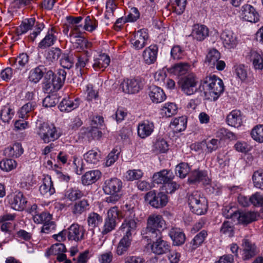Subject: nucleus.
Listing matches in <instances>:
<instances>
[{"label": "nucleus", "mask_w": 263, "mask_h": 263, "mask_svg": "<svg viewBox=\"0 0 263 263\" xmlns=\"http://www.w3.org/2000/svg\"><path fill=\"white\" fill-rule=\"evenodd\" d=\"M66 76V72L64 69H60L57 74H54L53 72L49 70L47 72L45 79L47 77L51 78L52 80V84L53 85V91L59 90L64 83Z\"/></svg>", "instance_id": "obj_12"}, {"label": "nucleus", "mask_w": 263, "mask_h": 263, "mask_svg": "<svg viewBox=\"0 0 263 263\" xmlns=\"http://www.w3.org/2000/svg\"><path fill=\"white\" fill-rule=\"evenodd\" d=\"M158 47L156 45H152L146 48L142 52V58L144 62L151 65L154 63L157 60Z\"/></svg>", "instance_id": "obj_19"}, {"label": "nucleus", "mask_w": 263, "mask_h": 263, "mask_svg": "<svg viewBox=\"0 0 263 263\" xmlns=\"http://www.w3.org/2000/svg\"><path fill=\"white\" fill-rule=\"evenodd\" d=\"M132 241V236L124 235L120 240L117 248V253L122 255L128 251Z\"/></svg>", "instance_id": "obj_28"}, {"label": "nucleus", "mask_w": 263, "mask_h": 263, "mask_svg": "<svg viewBox=\"0 0 263 263\" xmlns=\"http://www.w3.org/2000/svg\"><path fill=\"white\" fill-rule=\"evenodd\" d=\"M110 58L106 54H102L93 60L92 67L95 70L102 69L103 70L104 68L107 67L110 63Z\"/></svg>", "instance_id": "obj_25"}, {"label": "nucleus", "mask_w": 263, "mask_h": 263, "mask_svg": "<svg viewBox=\"0 0 263 263\" xmlns=\"http://www.w3.org/2000/svg\"><path fill=\"white\" fill-rule=\"evenodd\" d=\"M201 144L203 145H206L208 152L212 153L218 148L220 141L217 139H212L209 140H204L202 142Z\"/></svg>", "instance_id": "obj_61"}, {"label": "nucleus", "mask_w": 263, "mask_h": 263, "mask_svg": "<svg viewBox=\"0 0 263 263\" xmlns=\"http://www.w3.org/2000/svg\"><path fill=\"white\" fill-rule=\"evenodd\" d=\"M251 136L254 141L263 143V124L255 126L251 130Z\"/></svg>", "instance_id": "obj_42"}, {"label": "nucleus", "mask_w": 263, "mask_h": 263, "mask_svg": "<svg viewBox=\"0 0 263 263\" xmlns=\"http://www.w3.org/2000/svg\"><path fill=\"white\" fill-rule=\"evenodd\" d=\"M161 110L162 114L166 117H171L177 113V107L175 103L168 102L164 105Z\"/></svg>", "instance_id": "obj_48"}, {"label": "nucleus", "mask_w": 263, "mask_h": 263, "mask_svg": "<svg viewBox=\"0 0 263 263\" xmlns=\"http://www.w3.org/2000/svg\"><path fill=\"white\" fill-rule=\"evenodd\" d=\"M80 105V100H71L69 97L64 98L60 103L59 108L61 111L69 112L77 108Z\"/></svg>", "instance_id": "obj_22"}, {"label": "nucleus", "mask_w": 263, "mask_h": 263, "mask_svg": "<svg viewBox=\"0 0 263 263\" xmlns=\"http://www.w3.org/2000/svg\"><path fill=\"white\" fill-rule=\"evenodd\" d=\"M168 234L173 241L174 245L180 246L184 243L185 240V236L184 234L179 228H172L170 230Z\"/></svg>", "instance_id": "obj_24"}, {"label": "nucleus", "mask_w": 263, "mask_h": 263, "mask_svg": "<svg viewBox=\"0 0 263 263\" xmlns=\"http://www.w3.org/2000/svg\"><path fill=\"white\" fill-rule=\"evenodd\" d=\"M24 152L22 145L20 143H15L12 146L6 148L4 151L5 155L10 157H19Z\"/></svg>", "instance_id": "obj_35"}, {"label": "nucleus", "mask_w": 263, "mask_h": 263, "mask_svg": "<svg viewBox=\"0 0 263 263\" xmlns=\"http://www.w3.org/2000/svg\"><path fill=\"white\" fill-rule=\"evenodd\" d=\"M149 96L153 102L156 103L163 101L166 98L163 90L156 86L149 87Z\"/></svg>", "instance_id": "obj_23"}, {"label": "nucleus", "mask_w": 263, "mask_h": 263, "mask_svg": "<svg viewBox=\"0 0 263 263\" xmlns=\"http://www.w3.org/2000/svg\"><path fill=\"white\" fill-rule=\"evenodd\" d=\"M83 196L84 193L77 188L69 189L65 193V198L71 201H74L80 199Z\"/></svg>", "instance_id": "obj_43"}, {"label": "nucleus", "mask_w": 263, "mask_h": 263, "mask_svg": "<svg viewBox=\"0 0 263 263\" xmlns=\"http://www.w3.org/2000/svg\"><path fill=\"white\" fill-rule=\"evenodd\" d=\"M116 226V220L106 218L105 219L104 226L102 229V233L103 235L106 234L115 229Z\"/></svg>", "instance_id": "obj_59"}, {"label": "nucleus", "mask_w": 263, "mask_h": 263, "mask_svg": "<svg viewBox=\"0 0 263 263\" xmlns=\"http://www.w3.org/2000/svg\"><path fill=\"white\" fill-rule=\"evenodd\" d=\"M234 71L237 77L242 82L248 78V70L244 65L240 64L234 66Z\"/></svg>", "instance_id": "obj_49"}, {"label": "nucleus", "mask_w": 263, "mask_h": 263, "mask_svg": "<svg viewBox=\"0 0 263 263\" xmlns=\"http://www.w3.org/2000/svg\"><path fill=\"white\" fill-rule=\"evenodd\" d=\"M29 61L28 55L25 53L20 54L16 58H11L9 59V63L12 66H16L17 67V64L21 67H24Z\"/></svg>", "instance_id": "obj_46"}, {"label": "nucleus", "mask_w": 263, "mask_h": 263, "mask_svg": "<svg viewBox=\"0 0 263 263\" xmlns=\"http://www.w3.org/2000/svg\"><path fill=\"white\" fill-rule=\"evenodd\" d=\"M37 134L45 143L54 141L60 137L55 127L46 123L39 126Z\"/></svg>", "instance_id": "obj_7"}, {"label": "nucleus", "mask_w": 263, "mask_h": 263, "mask_svg": "<svg viewBox=\"0 0 263 263\" xmlns=\"http://www.w3.org/2000/svg\"><path fill=\"white\" fill-rule=\"evenodd\" d=\"M198 83V79L193 73L183 76L178 81L181 90L186 96L194 95L199 91Z\"/></svg>", "instance_id": "obj_5"}, {"label": "nucleus", "mask_w": 263, "mask_h": 263, "mask_svg": "<svg viewBox=\"0 0 263 263\" xmlns=\"http://www.w3.org/2000/svg\"><path fill=\"white\" fill-rule=\"evenodd\" d=\"M54 33L55 31L53 28L49 30L45 37L39 43L38 47L41 49H45L53 45L57 40Z\"/></svg>", "instance_id": "obj_27"}, {"label": "nucleus", "mask_w": 263, "mask_h": 263, "mask_svg": "<svg viewBox=\"0 0 263 263\" xmlns=\"http://www.w3.org/2000/svg\"><path fill=\"white\" fill-rule=\"evenodd\" d=\"M98 26V22L96 19L90 16H87L85 19L84 29L90 32L93 31Z\"/></svg>", "instance_id": "obj_62"}, {"label": "nucleus", "mask_w": 263, "mask_h": 263, "mask_svg": "<svg viewBox=\"0 0 263 263\" xmlns=\"http://www.w3.org/2000/svg\"><path fill=\"white\" fill-rule=\"evenodd\" d=\"M83 156L88 163L97 164L100 161L101 154L97 150L91 149L85 153Z\"/></svg>", "instance_id": "obj_39"}, {"label": "nucleus", "mask_w": 263, "mask_h": 263, "mask_svg": "<svg viewBox=\"0 0 263 263\" xmlns=\"http://www.w3.org/2000/svg\"><path fill=\"white\" fill-rule=\"evenodd\" d=\"M238 212L235 207L230 205L225 206L222 209L223 215L226 218L236 219Z\"/></svg>", "instance_id": "obj_58"}, {"label": "nucleus", "mask_w": 263, "mask_h": 263, "mask_svg": "<svg viewBox=\"0 0 263 263\" xmlns=\"http://www.w3.org/2000/svg\"><path fill=\"white\" fill-rule=\"evenodd\" d=\"M171 55L174 60H179L183 58L185 55V52L179 45H175L171 49Z\"/></svg>", "instance_id": "obj_56"}, {"label": "nucleus", "mask_w": 263, "mask_h": 263, "mask_svg": "<svg viewBox=\"0 0 263 263\" xmlns=\"http://www.w3.org/2000/svg\"><path fill=\"white\" fill-rule=\"evenodd\" d=\"M36 103L34 101L29 102L24 104L18 112V117L22 119H26L28 113L34 110Z\"/></svg>", "instance_id": "obj_44"}, {"label": "nucleus", "mask_w": 263, "mask_h": 263, "mask_svg": "<svg viewBox=\"0 0 263 263\" xmlns=\"http://www.w3.org/2000/svg\"><path fill=\"white\" fill-rule=\"evenodd\" d=\"M138 219L135 218H126L122 223L120 230L123 235L132 236V234L136 231L137 227Z\"/></svg>", "instance_id": "obj_18"}, {"label": "nucleus", "mask_w": 263, "mask_h": 263, "mask_svg": "<svg viewBox=\"0 0 263 263\" xmlns=\"http://www.w3.org/2000/svg\"><path fill=\"white\" fill-rule=\"evenodd\" d=\"M241 247V257L243 260H248L258 253L255 244L248 239H243L242 240Z\"/></svg>", "instance_id": "obj_11"}, {"label": "nucleus", "mask_w": 263, "mask_h": 263, "mask_svg": "<svg viewBox=\"0 0 263 263\" xmlns=\"http://www.w3.org/2000/svg\"><path fill=\"white\" fill-rule=\"evenodd\" d=\"M165 228V222L160 215H151L147 219V226L141 232L145 239L161 237L162 231Z\"/></svg>", "instance_id": "obj_1"}, {"label": "nucleus", "mask_w": 263, "mask_h": 263, "mask_svg": "<svg viewBox=\"0 0 263 263\" xmlns=\"http://www.w3.org/2000/svg\"><path fill=\"white\" fill-rule=\"evenodd\" d=\"M200 86L203 87L205 95L209 94L213 101H216L224 90L222 81L214 74L206 77Z\"/></svg>", "instance_id": "obj_3"}, {"label": "nucleus", "mask_w": 263, "mask_h": 263, "mask_svg": "<svg viewBox=\"0 0 263 263\" xmlns=\"http://www.w3.org/2000/svg\"><path fill=\"white\" fill-rule=\"evenodd\" d=\"M122 182L119 179L112 178L106 180L103 185V190L109 196L105 198V201L108 204H116L122 197Z\"/></svg>", "instance_id": "obj_2"}, {"label": "nucleus", "mask_w": 263, "mask_h": 263, "mask_svg": "<svg viewBox=\"0 0 263 263\" xmlns=\"http://www.w3.org/2000/svg\"><path fill=\"white\" fill-rule=\"evenodd\" d=\"M101 175V173L99 170L88 171L82 176V183L84 185L92 184L100 178Z\"/></svg>", "instance_id": "obj_31"}, {"label": "nucleus", "mask_w": 263, "mask_h": 263, "mask_svg": "<svg viewBox=\"0 0 263 263\" xmlns=\"http://www.w3.org/2000/svg\"><path fill=\"white\" fill-rule=\"evenodd\" d=\"M149 40V35L147 30L145 29H140L133 35L130 39L132 47L135 50H141L147 44Z\"/></svg>", "instance_id": "obj_9"}, {"label": "nucleus", "mask_w": 263, "mask_h": 263, "mask_svg": "<svg viewBox=\"0 0 263 263\" xmlns=\"http://www.w3.org/2000/svg\"><path fill=\"white\" fill-rule=\"evenodd\" d=\"M187 118L181 116L175 118L170 124L171 128L176 133L184 130L186 127Z\"/></svg>", "instance_id": "obj_32"}, {"label": "nucleus", "mask_w": 263, "mask_h": 263, "mask_svg": "<svg viewBox=\"0 0 263 263\" xmlns=\"http://www.w3.org/2000/svg\"><path fill=\"white\" fill-rule=\"evenodd\" d=\"M190 168L188 164L186 163H181L178 165L175 169L176 174L181 178H184L189 173Z\"/></svg>", "instance_id": "obj_55"}, {"label": "nucleus", "mask_w": 263, "mask_h": 263, "mask_svg": "<svg viewBox=\"0 0 263 263\" xmlns=\"http://www.w3.org/2000/svg\"><path fill=\"white\" fill-rule=\"evenodd\" d=\"M40 191L42 195L47 196H51L55 193V189L50 177L44 178L43 184L40 187Z\"/></svg>", "instance_id": "obj_33"}, {"label": "nucleus", "mask_w": 263, "mask_h": 263, "mask_svg": "<svg viewBox=\"0 0 263 263\" xmlns=\"http://www.w3.org/2000/svg\"><path fill=\"white\" fill-rule=\"evenodd\" d=\"M207 178V174L205 172L194 170L192 172L191 176L189 178V181L193 183L203 181L206 182Z\"/></svg>", "instance_id": "obj_45"}, {"label": "nucleus", "mask_w": 263, "mask_h": 263, "mask_svg": "<svg viewBox=\"0 0 263 263\" xmlns=\"http://www.w3.org/2000/svg\"><path fill=\"white\" fill-rule=\"evenodd\" d=\"M252 179L256 187L263 190V170H259L254 172Z\"/></svg>", "instance_id": "obj_52"}, {"label": "nucleus", "mask_w": 263, "mask_h": 263, "mask_svg": "<svg viewBox=\"0 0 263 263\" xmlns=\"http://www.w3.org/2000/svg\"><path fill=\"white\" fill-rule=\"evenodd\" d=\"M174 11L178 14H182L185 10L186 0H171Z\"/></svg>", "instance_id": "obj_60"}, {"label": "nucleus", "mask_w": 263, "mask_h": 263, "mask_svg": "<svg viewBox=\"0 0 263 263\" xmlns=\"http://www.w3.org/2000/svg\"><path fill=\"white\" fill-rule=\"evenodd\" d=\"M45 68L43 66H39L31 69L29 72V80L34 83H37L43 77Z\"/></svg>", "instance_id": "obj_36"}, {"label": "nucleus", "mask_w": 263, "mask_h": 263, "mask_svg": "<svg viewBox=\"0 0 263 263\" xmlns=\"http://www.w3.org/2000/svg\"><path fill=\"white\" fill-rule=\"evenodd\" d=\"M154 125L152 122L145 120L139 124L138 127V135L142 138L149 136L153 132Z\"/></svg>", "instance_id": "obj_21"}, {"label": "nucleus", "mask_w": 263, "mask_h": 263, "mask_svg": "<svg viewBox=\"0 0 263 263\" xmlns=\"http://www.w3.org/2000/svg\"><path fill=\"white\" fill-rule=\"evenodd\" d=\"M174 175L173 172L170 170H163L153 175V181L157 184H163L164 185L173 180Z\"/></svg>", "instance_id": "obj_17"}, {"label": "nucleus", "mask_w": 263, "mask_h": 263, "mask_svg": "<svg viewBox=\"0 0 263 263\" xmlns=\"http://www.w3.org/2000/svg\"><path fill=\"white\" fill-rule=\"evenodd\" d=\"M146 239L153 241V243L152 245V251L155 254L158 255L163 254L170 251V245L167 241L162 239V236L156 238Z\"/></svg>", "instance_id": "obj_13"}, {"label": "nucleus", "mask_w": 263, "mask_h": 263, "mask_svg": "<svg viewBox=\"0 0 263 263\" xmlns=\"http://www.w3.org/2000/svg\"><path fill=\"white\" fill-rule=\"evenodd\" d=\"M11 207L18 211L24 210L27 203V199L22 192L16 191L7 196Z\"/></svg>", "instance_id": "obj_10"}, {"label": "nucleus", "mask_w": 263, "mask_h": 263, "mask_svg": "<svg viewBox=\"0 0 263 263\" xmlns=\"http://www.w3.org/2000/svg\"><path fill=\"white\" fill-rule=\"evenodd\" d=\"M256 215L252 212H241L237 214L236 219L238 223L247 224L256 220Z\"/></svg>", "instance_id": "obj_34"}, {"label": "nucleus", "mask_w": 263, "mask_h": 263, "mask_svg": "<svg viewBox=\"0 0 263 263\" xmlns=\"http://www.w3.org/2000/svg\"><path fill=\"white\" fill-rule=\"evenodd\" d=\"M143 83L140 78L124 80L120 85L119 89L126 93H135L143 88Z\"/></svg>", "instance_id": "obj_8"}, {"label": "nucleus", "mask_w": 263, "mask_h": 263, "mask_svg": "<svg viewBox=\"0 0 263 263\" xmlns=\"http://www.w3.org/2000/svg\"><path fill=\"white\" fill-rule=\"evenodd\" d=\"M250 59L252 62L254 68L256 70L263 69V58L261 54L255 50L250 52Z\"/></svg>", "instance_id": "obj_37"}, {"label": "nucleus", "mask_w": 263, "mask_h": 263, "mask_svg": "<svg viewBox=\"0 0 263 263\" xmlns=\"http://www.w3.org/2000/svg\"><path fill=\"white\" fill-rule=\"evenodd\" d=\"M188 204L191 211L198 215L204 214L208 210L207 200L198 191H194L189 195Z\"/></svg>", "instance_id": "obj_4"}, {"label": "nucleus", "mask_w": 263, "mask_h": 263, "mask_svg": "<svg viewBox=\"0 0 263 263\" xmlns=\"http://www.w3.org/2000/svg\"><path fill=\"white\" fill-rule=\"evenodd\" d=\"M220 58V53L216 49H213L209 51L206 58V63L213 67Z\"/></svg>", "instance_id": "obj_47"}, {"label": "nucleus", "mask_w": 263, "mask_h": 263, "mask_svg": "<svg viewBox=\"0 0 263 263\" xmlns=\"http://www.w3.org/2000/svg\"><path fill=\"white\" fill-rule=\"evenodd\" d=\"M17 162L11 159H4L0 161V168L5 172H10L16 167Z\"/></svg>", "instance_id": "obj_50"}, {"label": "nucleus", "mask_w": 263, "mask_h": 263, "mask_svg": "<svg viewBox=\"0 0 263 263\" xmlns=\"http://www.w3.org/2000/svg\"><path fill=\"white\" fill-rule=\"evenodd\" d=\"M102 217L99 214L91 212L87 218L88 224L91 229L98 227L102 222Z\"/></svg>", "instance_id": "obj_41"}, {"label": "nucleus", "mask_w": 263, "mask_h": 263, "mask_svg": "<svg viewBox=\"0 0 263 263\" xmlns=\"http://www.w3.org/2000/svg\"><path fill=\"white\" fill-rule=\"evenodd\" d=\"M250 201L254 206H262L263 195L258 192H256L250 197Z\"/></svg>", "instance_id": "obj_64"}, {"label": "nucleus", "mask_w": 263, "mask_h": 263, "mask_svg": "<svg viewBox=\"0 0 263 263\" xmlns=\"http://www.w3.org/2000/svg\"><path fill=\"white\" fill-rule=\"evenodd\" d=\"M62 55V50L59 48H52L45 54V63L51 65L57 62Z\"/></svg>", "instance_id": "obj_30"}, {"label": "nucleus", "mask_w": 263, "mask_h": 263, "mask_svg": "<svg viewBox=\"0 0 263 263\" xmlns=\"http://www.w3.org/2000/svg\"><path fill=\"white\" fill-rule=\"evenodd\" d=\"M241 17L245 21L256 23L259 21V16L255 9L250 5H245L241 8Z\"/></svg>", "instance_id": "obj_14"}, {"label": "nucleus", "mask_w": 263, "mask_h": 263, "mask_svg": "<svg viewBox=\"0 0 263 263\" xmlns=\"http://www.w3.org/2000/svg\"><path fill=\"white\" fill-rule=\"evenodd\" d=\"M67 231L69 240L79 241L84 238L85 232L84 228L78 223H73L68 228Z\"/></svg>", "instance_id": "obj_15"}, {"label": "nucleus", "mask_w": 263, "mask_h": 263, "mask_svg": "<svg viewBox=\"0 0 263 263\" xmlns=\"http://www.w3.org/2000/svg\"><path fill=\"white\" fill-rule=\"evenodd\" d=\"M191 35L194 39L202 41L209 35V29L204 25L195 24L193 26Z\"/></svg>", "instance_id": "obj_20"}, {"label": "nucleus", "mask_w": 263, "mask_h": 263, "mask_svg": "<svg viewBox=\"0 0 263 263\" xmlns=\"http://www.w3.org/2000/svg\"><path fill=\"white\" fill-rule=\"evenodd\" d=\"M220 232L224 235L231 237L234 234V227L233 224L229 221H224L221 227Z\"/></svg>", "instance_id": "obj_53"}, {"label": "nucleus", "mask_w": 263, "mask_h": 263, "mask_svg": "<svg viewBox=\"0 0 263 263\" xmlns=\"http://www.w3.org/2000/svg\"><path fill=\"white\" fill-rule=\"evenodd\" d=\"M52 216L47 212H43L35 214L33 216V220L36 223H46L51 220Z\"/></svg>", "instance_id": "obj_57"}, {"label": "nucleus", "mask_w": 263, "mask_h": 263, "mask_svg": "<svg viewBox=\"0 0 263 263\" xmlns=\"http://www.w3.org/2000/svg\"><path fill=\"white\" fill-rule=\"evenodd\" d=\"M144 198L146 202L156 209L162 208L168 202L167 196L162 192L149 191L146 194Z\"/></svg>", "instance_id": "obj_6"}, {"label": "nucleus", "mask_w": 263, "mask_h": 263, "mask_svg": "<svg viewBox=\"0 0 263 263\" xmlns=\"http://www.w3.org/2000/svg\"><path fill=\"white\" fill-rule=\"evenodd\" d=\"M90 208L89 203L87 199L82 200L76 202L72 206V213L77 216L80 215L84 212L88 210Z\"/></svg>", "instance_id": "obj_29"}, {"label": "nucleus", "mask_w": 263, "mask_h": 263, "mask_svg": "<svg viewBox=\"0 0 263 263\" xmlns=\"http://www.w3.org/2000/svg\"><path fill=\"white\" fill-rule=\"evenodd\" d=\"M91 46V43L88 42L87 40L82 37H79L73 43L74 48L78 49L83 50L84 48H89Z\"/></svg>", "instance_id": "obj_63"}, {"label": "nucleus", "mask_w": 263, "mask_h": 263, "mask_svg": "<svg viewBox=\"0 0 263 263\" xmlns=\"http://www.w3.org/2000/svg\"><path fill=\"white\" fill-rule=\"evenodd\" d=\"M228 124L235 127H238L241 126L242 123V116L239 110H232L227 117Z\"/></svg>", "instance_id": "obj_26"}, {"label": "nucleus", "mask_w": 263, "mask_h": 263, "mask_svg": "<svg viewBox=\"0 0 263 263\" xmlns=\"http://www.w3.org/2000/svg\"><path fill=\"white\" fill-rule=\"evenodd\" d=\"M87 51L86 52L78 54L77 55V62L76 64L77 68H79L80 70L84 68L89 61V55Z\"/></svg>", "instance_id": "obj_54"}, {"label": "nucleus", "mask_w": 263, "mask_h": 263, "mask_svg": "<svg viewBox=\"0 0 263 263\" xmlns=\"http://www.w3.org/2000/svg\"><path fill=\"white\" fill-rule=\"evenodd\" d=\"M190 65L186 63H179L175 64L173 67V72L177 75L183 76L189 71Z\"/></svg>", "instance_id": "obj_51"}, {"label": "nucleus", "mask_w": 263, "mask_h": 263, "mask_svg": "<svg viewBox=\"0 0 263 263\" xmlns=\"http://www.w3.org/2000/svg\"><path fill=\"white\" fill-rule=\"evenodd\" d=\"M35 18H30L23 21L21 25L17 28L18 35L26 33L35 24Z\"/></svg>", "instance_id": "obj_40"}, {"label": "nucleus", "mask_w": 263, "mask_h": 263, "mask_svg": "<svg viewBox=\"0 0 263 263\" xmlns=\"http://www.w3.org/2000/svg\"><path fill=\"white\" fill-rule=\"evenodd\" d=\"M220 38L223 46L228 49L234 48L238 43L236 36L231 30H224L221 33Z\"/></svg>", "instance_id": "obj_16"}, {"label": "nucleus", "mask_w": 263, "mask_h": 263, "mask_svg": "<svg viewBox=\"0 0 263 263\" xmlns=\"http://www.w3.org/2000/svg\"><path fill=\"white\" fill-rule=\"evenodd\" d=\"M207 235V232L205 230H202L197 234L190 243L191 249L192 251L195 250L200 246L204 241Z\"/></svg>", "instance_id": "obj_38"}]
</instances>
